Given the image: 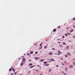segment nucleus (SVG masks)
I'll return each instance as SVG.
<instances>
[{"mask_svg": "<svg viewBox=\"0 0 75 75\" xmlns=\"http://www.w3.org/2000/svg\"><path fill=\"white\" fill-rule=\"evenodd\" d=\"M50 61H53V62H54L55 60H54V59H50Z\"/></svg>", "mask_w": 75, "mask_h": 75, "instance_id": "obj_1", "label": "nucleus"}, {"mask_svg": "<svg viewBox=\"0 0 75 75\" xmlns=\"http://www.w3.org/2000/svg\"><path fill=\"white\" fill-rule=\"evenodd\" d=\"M73 65H70L69 66V67L70 68H73Z\"/></svg>", "mask_w": 75, "mask_h": 75, "instance_id": "obj_2", "label": "nucleus"}, {"mask_svg": "<svg viewBox=\"0 0 75 75\" xmlns=\"http://www.w3.org/2000/svg\"><path fill=\"white\" fill-rule=\"evenodd\" d=\"M35 67V65H34L33 66L30 67V68H33V67Z\"/></svg>", "mask_w": 75, "mask_h": 75, "instance_id": "obj_3", "label": "nucleus"}, {"mask_svg": "<svg viewBox=\"0 0 75 75\" xmlns=\"http://www.w3.org/2000/svg\"><path fill=\"white\" fill-rule=\"evenodd\" d=\"M38 59H39L38 57H36V58L35 59V60L36 61H37V60H38Z\"/></svg>", "mask_w": 75, "mask_h": 75, "instance_id": "obj_4", "label": "nucleus"}, {"mask_svg": "<svg viewBox=\"0 0 75 75\" xmlns=\"http://www.w3.org/2000/svg\"><path fill=\"white\" fill-rule=\"evenodd\" d=\"M58 53H59L60 54H62V52H61L59 50L58 51Z\"/></svg>", "mask_w": 75, "mask_h": 75, "instance_id": "obj_5", "label": "nucleus"}, {"mask_svg": "<svg viewBox=\"0 0 75 75\" xmlns=\"http://www.w3.org/2000/svg\"><path fill=\"white\" fill-rule=\"evenodd\" d=\"M71 30L70 31V32H71H71H73V31H74V30H73V29H71Z\"/></svg>", "mask_w": 75, "mask_h": 75, "instance_id": "obj_6", "label": "nucleus"}, {"mask_svg": "<svg viewBox=\"0 0 75 75\" xmlns=\"http://www.w3.org/2000/svg\"><path fill=\"white\" fill-rule=\"evenodd\" d=\"M59 45L60 47H64L63 45Z\"/></svg>", "mask_w": 75, "mask_h": 75, "instance_id": "obj_7", "label": "nucleus"}, {"mask_svg": "<svg viewBox=\"0 0 75 75\" xmlns=\"http://www.w3.org/2000/svg\"><path fill=\"white\" fill-rule=\"evenodd\" d=\"M30 54H33V52L32 51H31L30 52Z\"/></svg>", "mask_w": 75, "mask_h": 75, "instance_id": "obj_8", "label": "nucleus"}, {"mask_svg": "<svg viewBox=\"0 0 75 75\" xmlns=\"http://www.w3.org/2000/svg\"><path fill=\"white\" fill-rule=\"evenodd\" d=\"M29 65H30V66H32L33 64H32V63H30L29 64Z\"/></svg>", "mask_w": 75, "mask_h": 75, "instance_id": "obj_9", "label": "nucleus"}, {"mask_svg": "<svg viewBox=\"0 0 75 75\" xmlns=\"http://www.w3.org/2000/svg\"><path fill=\"white\" fill-rule=\"evenodd\" d=\"M49 54H50V55H51L52 54V52H50L49 53Z\"/></svg>", "mask_w": 75, "mask_h": 75, "instance_id": "obj_10", "label": "nucleus"}, {"mask_svg": "<svg viewBox=\"0 0 75 75\" xmlns=\"http://www.w3.org/2000/svg\"><path fill=\"white\" fill-rule=\"evenodd\" d=\"M67 55H70V53L69 52H68L67 54Z\"/></svg>", "mask_w": 75, "mask_h": 75, "instance_id": "obj_11", "label": "nucleus"}, {"mask_svg": "<svg viewBox=\"0 0 75 75\" xmlns=\"http://www.w3.org/2000/svg\"><path fill=\"white\" fill-rule=\"evenodd\" d=\"M40 61L41 62H42V61H44V60L43 59L40 60Z\"/></svg>", "mask_w": 75, "mask_h": 75, "instance_id": "obj_12", "label": "nucleus"}, {"mask_svg": "<svg viewBox=\"0 0 75 75\" xmlns=\"http://www.w3.org/2000/svg\"><path fill=\"white\" fill-rule=\"evenodd\" d=\"M53 31L54 32H55V31H56V29H54L53 30Z\"/></svg>", "mask_w": 75, "mask_h": 75, "instance_id": "obj_13", "label": "nucleus"}, {"mask_svg": "<svg viewBox=\"0 0 75 75\" xmlns=\"http://www.w3.org/2000/svg\"><path fill=\"white\" fill-rule=\"evenodd\" d=\"M51 71H52L51 69H49V72H50Z\"/></svg>", "mask_w": 75, "mask_h": 75, "instance_id": "obj_14", "label": "nucleus"}, {"mask_svg": "<svg viewBox=\"0 0 75 75\" xmlns=\"http://www.w3.org/2000/svg\"><path fill=\"white\" fill-rule=\"evenodd\" d=\"M63 45H66V43H65V42H63Z\"/></svg>", "mask_w": 75, "mask_h": 75, "instance_id": "obj_15", "label": "nucleus"}, {"mask_svg": "<svg viewBox=\"0 0 75 75\" xmlns=\"http://www.w3.org/2000/svg\"><path fill=\"white\" fill-rule=\"evenodd\" d=\"M69 48V46H68L67 47V49H68V48Z\"/></svg>", "mask_w": 75, "mask_h": 75, "instance_id": "obj_16", "label": "nucleus"}, {"mask_svg": "<svg viewBox=\"0 0 75 75\" xmlns=\"http://www.w3.org/2000/svg\"><path fill=\"white\" fill-rule=\"evenodd\" d=\"M65 69L66 71H67V70H68V68H67V67H66L65 68Z\"/></svg>", "mask_w": 75, "mask_h": 75, "instance_id": "obj_17", "label": "nucleus"}, {"mask_svg": "<svg viewBox=\"0 0 75 75\" xmlns=\"http://www.w3.org/2000/svg\"><path fill=\"white\" fill-rule=\"evenodd\" d=\"M49 64H46V66H49Z\"/></svg>", "mask_w": 75, "mask_h": 75, "instance_id": "obj_18", "label": "nucleus"}, {"mask_svg": "<svg viewBox=\"0 0 75 75\" xmlns=\"http://www.w3.org/2000/svg\"><path fill=\"white\" fill-rule=\"evenodd\" d=\"M23 63H21V66H23Z\"/></svg>", "mask_w": 75, "mask_h": 75, "instance_id": "obj_19", "label": "nucleus"}, {"mask_svg": "<svg viewBox=\"0 0 75 75\" xmlns=\"http://www.w3.org/2000/svg\"><path fill=\"white\" fill-rule=\"evenodd\" d=\"M9 71H11V68H10V69L9 70Z\"/></svg>", "mask_w": 75, "mask_h": 75, "instance_id": "obj_20", "label": "nucleus"}, {"mask_svg": "<svg viewBox=\"0 0 75 75\" xmlns=\"http://www.w3.org/2000/svg\"><path fill=\"white\" fill-rule=\"evenodd\" d=\"M65 35H66V36H67V35H68V34H67V33H65Z\"/></svg>", "mask_w": 75, "mask_h": 75, "instance_id": "obj_21", "label": "nucleus"}, {"mask_svg": "<svg viewBox=\"0 0 75 75\" xmlns=\"http://www.w3.org/2000/svg\"><path fill=\"white\" fill-rule=\"evenodd\" d=\"M47 62H44V64H47Z\"/></svg>", "mask_w": 75, "mask_h": 75, "instance_id": "obj_22", "label": "nucleus"}, {"mask_svg": "<svg viewBox=\"0 0 75 75\" xmlns=\"http://www.w3.org/2000/svg\"><path fill=\"white\" fill-rule=\"evenodd\" d=\"M60 27H61V26H59L57 27V28H60Z\"/></svg>", "mask_w": 75, "mask_h": 75, "instance_id": "obj_23", "label": "nucleus"}, {"mask_svg": "<svg viewBox=\"0 0 75 75\" xmlns=\"http://www.w3.org/2000/svg\"><path fill=\"white\" fill-rule=\"evenodd\" d=\"M67 73H65L64 74V75H67Z\"/></svg>", "mask_w": 75, "mask_h": 75, "instance_id": "obj_24", "label": "nucleus"}, {"mask_svg": "<svg viewBox=\"0 0 75 75\" xmlns=\"http://www.w3.org/2000/svg\"><path fill=\"white\" fill-rule=\"evenodd\" d=\"M14 68L13 67L12 69V71H13V70H14Z\"/></svg>", "mask_w": 75, "mask_h": 75, "instance_id": "obj_25", "label": "nucleus"}, {"mask_svg": "<svg viewBox=\"0 0 75 75\" xmlns=\"http://www.w3.org/2000/svg\"><path fill=\"white\" fill-rule=\"evenodd\" d=\"M52 50H55V48H52Z\"/></svg>", "mask_w": 75, "mask_h": 75, "instance_id": "obj_26", "label": "nucleus"}, {"mask_svg": "<svg viewBox=\"0 0 75 75\" xmlns=\"http://www.w3.org/2000/svg\"><path fill=\"white\" fill-rule=\"evenodd\" d=\"M37 53H38V52L37 51L35 52V54H37Z\"/></svg>", "mask_w": 75, "mask_h": 75, "instance_id": "obj_27", "label": "nucleus"}, {"mask_svg": "<svg viewBox=\"0 0 75 75\" xmlns=\"http://www.w3.org/2000/svg\"><path fill=\"white\" fill-rule=\"evenodd\" d=\"M17 74V72H15L14 73V74L15 75H16V74Z\"/></svg>", "mask_w": 75, "mask_h": 75, "instance_id": "obj_28", "label": "nucleus"}, {"mask_svg": "<svg viewBox=\"0 0 75 75\" xmlns=\"http://www.w3.org/2000/svg\"><path fill=\"white\" fill-rule=\"evenodd\" d=\"M44 48L45 49H46V48H47V47H46V46H45L44 47Z\"/></svg>", "mask_w": 75, "mask_h": 75, "instance_id": "obj_29", "label": "nucleus"}, {"mask_svg": "<svg viewBox=\"0 0 75 75\" xmlns=\"http://www.w3.org/2000/svg\"><path fill=\"white\" fill-rule=\"evenodd\" d=\"M65 57H67L68 56L67 55H65Z\"/></svg>", "mask_w": 75, "mask_h": 75, "instance_id": "obj_30", "label": "nucleus"}, {"mask_svg": "<svg viewBox=\"0 0 75 75\" xmlns=\"http://www.w3.org/2000/svg\"><path fill=\"white\" fill-rule=\"evenodd\" d=\"M73 64L75 65V62H73Z\"/></svg>", "mask_w": 75, "mask_h": 75, "instance_id": "obj_31", "label": "nucleus"}, {"mask_svg": "<svg viewBox=\"0 0 75 75\" xmlns=\"http://www.w3.org/2000/svg\"><path fill=\"white\" fill-rule=\"evenodd\" d=\"M42 45V43H41V44H40V46L41 47V46Z\"/></svg>", "mask_w": 75, "mask_h": 75, "instance_id": "obj_32", "label": "nucleus"}, {"mask_svg": "<svg viewBox=\"0 0 75 75\" xmlns=\"http://www.w3.org/2000/svg\"><path fill=\"white\" fill-rule=\"evenodd\" d=\"M35 71H37V72L38 71V69H36Z\"/></svg>", "mask_w": 75, "mask_h": 75, "instance_id": "obj_33", "label": "nucleus"}, {"mask_svg": "<svg viewBox=\"0 0 75 75\" xmlns=\"http://www.w3.org/2000/svg\"><path fill=\"white\" fill-rule=\"evenodd\" d=\"M73 20H75V18H73Z\"/></svg>", "mask_w": 75, "mask_h": 75, "instance_id": "obj_34", "label": "nucleus"}, {"mask_svg": "<svg viewBox=\"0 0 75 75\" xmlns=\"http://www.w3.org/2000/svg\"><path fill=\"white\" fill-rule=\"evenodd\" d=\"M62 38H65V37H64V36H62Z\"/></svg>", "mask_w": 75, "mask_h": 75, "instance_id": "obj_35", "label": "nucleus"}, {"mask_svg": "<svg viewBox=\"0 0 75 75\" xmlns=\"http://www.w3.org/2000/svg\"><path fill=\"white\" fill-rule=\"evenodd\" d=\"M62 65H64V63H62Z\"/></svg>", "mask_w": 75, "mask_h": 75, "instance_id": "obj_36", "label": "nucleus"}, {"mask_svg": "<svg viewBox=\"0 0 75 75\" xmlns=\"http://www.w3.org/2000/svg\"><path fill=\"white\" fill-rule=\"evenodd\" d=\"M62 74H64V71H62Z\"/></svg>", "mask_w": 75, "mask_h": 75, "instance_id": "obj_37", "label": "nucleus"}, {"mask_svg": "<svg viewBox=\"0 0 75 75\" xmlns=\"http://www.w3.org/2000/svg\"><path fill=\"white\" fill-rule=\"evenodd\" d=\"M29 62H30V61H31V59H30L29 60Z\"/></svg>", "mask_w": 75, "mask_h": 75, "instance_id": "obj_38", "label": "nucleus"}, {"mask_svg": "<svg viewBox=\"0 0 75 75\" xmlns=\"http://www.w3.org/2000/svg\"><path fill=\"white\" fill-rule=\"evenodd\" d=\"M14 75L13 73H12V74H11V75Z\"/></svg>", "mask_w": 75, "mask_h": 75, "instance_id": "obj_39", "label": "nucleus"}, {"mask_svg": "<svg viewBox=\"0 0 75 75\" xmlns=\"http://www.w3.org/2000/svg\"><path fill=\"white\" fill-rule=\"evenodd\" d=\"M59 40H60V38L58 39L57 40V41H59Z\"/></svg>", "mask_w": 75, "mask_h": 75, "instance_id": "obj_40", "label": "nucleus"}, {"mask_svg": "<svg viewBox=\"0 0 75 75\" xmlns=\"http://www.w3.org/2000/svg\"><path fill=\"white\" fill-rule=\"evenodd\" d=\"M13 72H15V71H16V70H13Z\"/></svg>", "mask_w": 75, "mask_h": 75, "instance_id": "obj_41", "label": "nucleus"}, {"mask_svg": "<svg viewBox=\"0 0 75 75\" xmlns=\"http://www.w3.org/2000/svg\"><path fill=\"white\" fill-rule=\"evenodd\" d=\"M57 55H60V54H59L58 53V54H57Z\"/></svg>", "mask_w": 75, "mask_h": 75, "instance_id": "obj_42", "label": "nucleus"}, {"mask_svg": "<svg viewBox=\"0 0 75 75\" xmlns=\"http://www.w3.org/2000/svg\"><path fill=\"white\" fill-rule=\"evenodd\" d=\"M28 72H29V73H30V72H31V71H28Z\"/></svg>", "mask_w": 75, "mask_h": 75, "instance_id": "obj_43", "label": "nucleus"}, {"mask_svg": "<svg viewBox=\"0 0 75 75\" xmlns=\"http://www.w3.org/2000/svg\"><path fill=\"white\" fill-rule=\"evenodd\" d=\"M58 43L59 44H60V43H61V42H58Z\"/></svg>", "mask_w": 75, "mask_h": 75, "instance_id": "obj_44", "label": "nucleus"}, {"mask_svg": "<svg viewBox=\"0 0 75 75\" xmlns=\"http://www.w3.org/2000/svg\"><path fill=\"white\" fill-rule=\"evenodd\" d=\"M59 66L58 65H57L56 66L57 67H58Z\"/></svg>", "mask_w": 75, "mask_h": 75, "instance_id": "obj_45", "label": "nucleus"}, {"mask_svg": "<svg viewBox=\"0 0 75 75\" xmlns=\"http://www.w3.org/2000/svg\"><path fill=\"white\" fill-rule=\"evenodd\" d=\"M40 49H41L42 48V47H40Z\"/></svg>", "mask_w": 75, "mask_h": 75, "instance_id": "obj_46", "label": "nucleus"}, {"mask_svg": "<svg viewBox=\"0 0 75 75\" xmlns=\"http://www.w3.org/2000/svg\"><path fill=\"white\" fill-rule=\"evenodd\" d=\"M37 67H40V66L39 65H37Z\"/></svg>", "mask_w": 75, "mask_h": 75, "instance_id": "obj_47", "label": "nucleus"}, {"mask_svg": "<svg viewBox=\"0 0 75 75\" xmlns=\"http://www.w3.org/2000/svg\"><path fill=\"white\" fill-rule=\"evenodd\" d=\"M29 55V53H28L27 54V55Z\"/></svg>", "mask_w": 75, "mask_h": 75, "instance_id": "obj_48", "label": "nucleus"}, {"mask_svg": "<svg viewBox=\"0 0 75 75\" xmlns=\"http://www.w3.org/2000/svg\"><path fill=\"white\" fill-rule=\"evenodd\" d=\"M73 27H74V28H75V25H74V26H73Z\"/></svg>", "mask_w": 75, "mask_h": 75, "instance_id": "obj_49", "label": "nucleus"}, {"mask_svg": "<svg viewBox=\"0 0 75 75\" xmlns=\"http://www.w3.org/2000/svg\"><path fill=\"white\" fill-rule=\"evenodd\" d=\"M51 62V61H49V62Z\"/></svg>", "mask_w": 75, "mask_h": 75, "instance_id": "obj_50", "label": "nucleus"}, {"mask_svg": "<svg viewBox=\"0 0 75 75\" xmlns=\"http://www.w3.org/2000/svg\"><path fill=\"white\" fill-rule=\"evenodd\" d=\"M61 59L62 60H63V59H62V58Z\"/></svg>", "mask_w": 75, "mask_h": 75, "instance_id": "obj_51", "label": "nucleus"}, {"mask_svg": "<svg viewBox=\"0 0 75 75\" xmlns=\"http://www.w3.org/2000/svg\"><path fill=\"white\" fill-rule=\"evenodd\" d=\"M73 38H75V36L73 37Z\"/></svg>", "mask_w": 75, "mask_h": 75, "instance_id": "obj_52", "label": "nucleus"}, {"mask_svg": "<svg viewBox=\"0 0 75 75\" xmlns=\"http://www.w3.org/2000/svg\"><path fill=\"white\" fill-rule=\"evenodd\" d=\"M68 34L69 35H70V33H68Z\"/></svg>", "mask_w": 75, "mask_h": 75, "instance_id": "obj_53", "label": "nucleus"}, {"mask_svg": "<svg viewBox=\"0 0 75 75\" xmlns=\"http://www.w3.org/2000/svg\"><path fill=\"white\" fill-rule=\"evenodd\" d=\"M40 75H42V74H40Z\"/></svg>", "mask_w": 75, "mask_h": 75, "instance_id": "obj_54", "label": "nucleus"}, {"mask_svg": "<svg viewBox=\"0 0 75 75\" xmlns=\"http://www.w3.org/2000/svg\"><path fill=\"white\" fill-rule=\"evenodd\" d=\"M29 55H30V57H31V55H30V54H29Z\"/></svg>", "mask_w": 75, "mask_h": 75, "instance_id": "obj_55", "label": "nucleus"}, {"mask_svg": "<svg viewBox=\"0 0 75 75\" xmlns=\"http://www.w3.org/2000/svg\"><path fill=\"white\" fill-rule=\"evenodd\" d=\"M19 59V60L21 59V58Z\"/></svg>", "mask_w": 75, "mask_h": 75, "instance_id": "obj_56", "label": "nucleus"}, {"mask_svg": "<svg viewBox=\"0 0 75 75\" xmlns=\"http://www.w3.org/2000/svg\"><path fill=\"white\" fill-rule=\"evenodd\" d=\"M66 61H65V63H66Z\"/></svg>", "mask_w": 75, "mask_h": 75, "instance_id": "obj_57", "label": "nucleus"}, {"mask_svg": "<svg viewBox=\"0 0 75 75\" xmlns=\"http://www.w3.org/2000/svg\"><path fill=\"white\" fill-rule=\"evenodd\" d=\"M46 41H48V40H46Z\"/></svg>", "mask_w": 75, "mask_h": 75, "instance_id": "obj_58", "label": "nucleus"}, {"mask_svg": "<svg viewBox=\"0 0 75 75\" xmlns=\"http://www.w3.org/2000/svg\"><path fill=\"white\" fill-rule=\"evenodd\" d=\"M23 58H24V56H23Z\"/></svg>", "mask_w": 75, "mask_h": 75, "instance_id": "obj_59", "label": "nucleus"}, {"mask_svg": "<svg viewBox=\"0 0 75 75\" xmlns=\"http://www.w3.org/2000/svg\"><path fill=\"white\" fill-rule=\"evenodd\" d=\"M24 55H25V54H24Z\"/></svg>", "mask_w": 75, "mask_h": 75, "instance_id": "obj_60", "label": "nucleus"}, {"mask_svg": "<svg viewBox=\"0 0 75 75\" xmlns=\"http://www.w3.org/2000/svg\"><path fill=\"white\" fill-rule=\"evenodd\" d=\"M11 67H13V66H11Z\"/></svg>", "mask_w": 75, "mask_h": 75, "instance_id": "obj_61", "label": "nucleus"}]
</instances>
